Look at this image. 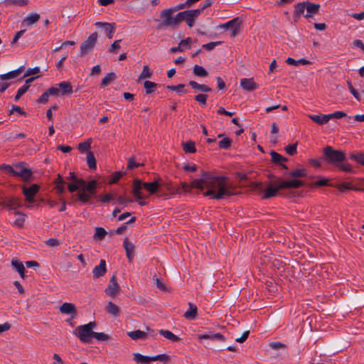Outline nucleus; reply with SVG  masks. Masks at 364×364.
Instances as JSON below:
<instances>
[{
  "label": "nucleus",
  "mask_w": 364,
  "mask_h": 364,
  "mask_svg": "<svg viewBox=\"0 0 364 364\" xmlns=\"http://www.w3.org/2000/svg\"><path fill=\"white\" fill-rule=\"evenodd\" d=\"M226 176H215L211 173L203 171L200 178L193 180L191 184L181 182V188L184 191H189L191 188L203 190L207 188L208 190L203 193L204 196H209L212 199L220 200L225 196L233 195L230 186L227 184Z\"/></svg>",
  "instance_id": "f257e3e1"
},
{
  "label": "nucleus",
  "mask_w": 364,
  "mask_h": 364,
  "mask_svg": "<svg viewBox=\"0 0 364 364\" xmlns=\"http://www.w3.org/2000/svg\"><path fill=\"white\" fill-rule=\"evenodd\" d=\"M323 159L329 164H336L344 161L346 153L341 150H336L331 146H326L323 149Z\"/></svg>",
  "instance_id": "f03ea898"
},
{
  "label": "nucleus",
  "mask_w": 364,
  "mask_h": 364,
  "mask_svg": "<svg viewBox=\"0 0 364 364\" xmlns=\"http://www.w3.org/2000/svg\"><path fill=\"white\" fill-rule=\"evenodd\" d=\"M98 34L97 32L92 33L85 41L80 45V55L85 56L90 52L97 43Z\"/></svg>",
  "instance_id": "7ed1b4c3"
},
{
  "label": "nucleus",
  "mask_w": 364,
  "mask_h": 364,
  "mask_svg": "<svg viewBox=\"0 0 364 364\" xmlns=\"http://www.w3.org/2000/svg\"><path fill=\"white\" fill-rule=\"evenodd\" d=\"M173 11L170 9H164L161 12L162 21L157 26L158 28H175V19L172 16Z\"/></svg>",
  "instance_id": "20e7f679"
},
{
  "label": "nucleus",
  "mask_w": 364,
  "mask_h": 364,
  "mask_svg": "<svg viewBox=\"0 0 364 364\" xmlns=\"http://www.w3.org/2000/svg\"><path fill=\"white\" fill-rule=\"evenodd\" d=\"M93 333L94 331H91L83 325L77 326L73 331V333L81 342L86 343H89L91 341V338L93 337Z\"/></svg>",
  "instance_id": "39448f33"
},
{
  "label": "nucleus",
  "mask_w": 364,
  "mask_h": 364,
  "mask_svg": "<svg viewBox=\"0 0 364 364\" xmlns=\"http://www.w3.org/2000/svg\"><path fill=\"white\" fill-rule=\"evenodd\" d=\"M40 186L38 184H33L30 187L22 186V192L26 198V201L29 203L35 202L34 196L39 191Z\"/></svg>",
  "instance_id": "423d86ee"
},
{
  "label": "nucleus",
  "mask_w": 364,
  "mask_h": 364,
  "mask_svg": "<svg viewBox=\"0 0 364 364\" xmlns=\"http://www.w3.org/2000/svg\"><path fill=\"white\" fill-rule=\"evenodd\" d=\"M97 28H100L103 30L108 38L111 39L113 38V33L116 29L115 23H106L97 21L95 23Z\"/></svg>",
  "instance_id": "0eeeda50"
},
{
  "label": "nucleus",
  "mask_w": 364,
  "mask_h": 364,
  "mask_svg": "<svg viewBox=\"0 0 364 364\" xmlns=\"http://www.w3.org/2000/svg\"><path fill=\"white\" fill-rule=\"evenodd\" d=\"M105 291L107 295L112 297H114L120 291V287L117 283V277L115 275H113L111 277L109 284Z\"/></svg>",
  "instance_id": "6e6552de"
},
{
  "label": "nucleus",
  "mask_w": 364,
  "mask_h": 364,
  "mask_svg": "<svg viewBox=\"0 0 364 364\" xmlns=\"http://www.w3.org/2000/svg\"><path fill=\"white\" fill-rule=\"evenodd\" d=\"M241 24V21L239 17L234 18L233 19L228 21L227 23L221 25L220 26L222 28H226V29H231L232 31V36H235L238 32H239V27Z\"/></svg>",
  "instance_id": "1a4fd4ad"
},
{
  "label": "nucleus",
  "mask_w": 364,
  "mask_h": 364,
  "mask_svg": "<svg viewBox=\"0 0 364 364\" xmlns=\"http://www.w3.org/2000/svg\"><path fill=\"white\" fill-rule=\"evenodd\" d=\"M159 181V188L165 189L170 194L180 193V188L173 185L171 181H164L161 178H157Z\"/></svg>",
  "instance_id": "9d476101"
},
{
  "label": "nucleus",
  "mask_w": 364,
  "mask_h": 364,
  "mask_svg": "<svg viewBox=\"0 0 364 364\" xmlns=\"http://www.w3.org/2000/svg\"><path fill=\"white\" fill-rule=\"evenodd\" d=\"M12 176L20 177L24 182H30L34 178L32 170L26 166L23 168L21 171L15 172L14 171Z\"/></svg>",
  "instance_id": "9b49d317"
},
{
  "label": "nucleus",
  "mask_w": 364,
  "mask_h": 364,
  "mask_svg": "<svg viewBox=\"0 0 364 364\" xmlns=\"http://www.w3.org/2000/svg\"><path fill=\"white\" fill-rule=\"evenodd\" d=\"M278 181L272 182L265 190L264 193L262 196L263 199H268L272 197H274L277 195L279 191L282 189V188H279Z\"/></svg>",
  "instance_id": "f8f14e48"
},
{
  "label": "nucleus",
  "mask_w": 364,
  "mask_h": 364,
  "mask_svg": "<svg viewBox=\"0 0 364 364\" xmlns=\"http://www.w3.org/2000/svg\"><path fill=\"white\" fill-rule=\"evenodd\" d=\"M62 314L70 315L71 318H74L77 315V308L72 303L65 302L59 308Z\"/></svg>",
  "instance_id": "ddd939ff"
},
{
  "label": "nucleus",
  "mask_w": 364,
  "mask_h": 364,
  "mask_svg": "<svg viewBox=\"0 0 364 364\" xmlns=\"http://www.w3.org/2000/svg\"><path fill=\"white\" fill-rule=\"evenodd\" d=\"M143 183H142L139 178H135L133 181L132 193L137 198V200L144 198L141 193V189L144 188Z\"/></svg>",
  "instance_id": "4468645a"
},
{
  "label": "nucleus",
  "mask_w": 364,
  "mask_h": 364,
  "mask_svg": "<svg viewBox=\"0 0 364 364\" xmlns=\"http://www.w3.org/2000/svg\"><path fill=\"white\" fill-rule=\"evenodd\" d=\"M198 338L200 341L205 340V339H210V340L215 341H221V342L225 341V337L220 333H215L209 332L207 333L200 334V335L198 336Z\"/></svg>",
  "instance_id": "2eb2a0df"
},
{
  "label": "nucleus",
  "mask_w": 364,
  "mask_h": 364,
  "mask_svg": "<svg viewBox=\"0 0 364 364\" xmlns=\"http://www.w3.org/2000/svg\"><path fill=\"white\" fill-rule=\"evenodd\" d=\"M304 183L302 181L294 179L291 181H284L279 183V188H298L302 187Z\"/></svg>",
  "instance_id": "dca6fc26"
},
{
  "label": "nucleus",
  "mask_w": 364,
  "mask_h": 364,
  "mask_svg": "<svg viewBox=\"0 0 364 364\" xmlns=\"http://www.w3.org/2000/svg\"><path fill=\"white\" fill-rule=\"evenodd\" d=\"M107 272L106 262L105 259H101L100 264L96 266L92 269L93 278L98 279L102 277Z\"/></svg>",
  "instance_id": "f3484780"
},
{
  "label": "nucleus",
  "mask_w": 364,
  "mask_h": 364,
  "mask_svg": "<svg viewBox=\"0 0 364 364\" xmlns=\"http://www.w3.org/2000/svg\"><path fill=\"white\" fill-rule=\"evenodd\" d=\"M240 86L248 92L253 91L258 87L257 83L253 80V78H242L240 80Z\"/></svg>",
  "instance_id": "a211bd4d"
},
{
  "label": "nucleus",
  "mask_w": 364,
  "mask_h": 364,
  "mask_svg": "<svg viewBox=\"0 0 364 364\" xmlns=\"http://www.w3.org/2000/svg\"><path fill=\"white\" fill-rule=\"evenodd\" d=\"M306 14L305 15V17L306 18H311L314 15L316 14L319 11L320 5L318 4L311 3L309 1H306Z\"/></svg>",
  "instance_id": "6ab92c4d"
},
{
  "label": "nucleus",
  "mask_w": 364,
  "mask_h": 364,
  "mask_svg": "<svg viewBox=\"0 0 364 364\" xmlns=\"http://www.w3.org/2000/svg\"><path fill=\"white\" fill-rule=\"evenodd\" d=\"M25 67L23 65H21L14 70H11L7 73L0 75V80H7L15 78L17 76H18L21 73H23Z\"/></svg>",
  "instance_id": "aec40b11"
},
{
  "label": "nucleus",
  "mask_w": 364,
  "mask_h": 364,
  "mask_svg": "<svg viewBox=\"0 0 364 364\" xmlns=\"http://www.w3.org/2000/svg\"><path fill=\"white\" fill-rule=\"evenodd\" d=\"M25 67L23 65H21L14 70H11L7 73L0 75V80H7L15 78L17 76H18L21 73H23Z\"/></svg>",
  "instance_id": "412c9836"
},
{
  "label": "nucleus",
  "mask_w": 364,
  "mask_h": 364,
  "mask_svg": "<svg viewBox=\"0 0 364 364\" xmlns=\"http://www.w3.org/2000/svg\"><path fill=\"white\" fill-rule=\"evenodd\" d=\"M143 187L151 195L155 194L159 190V185L158 178H155L153 182H145L143 183Z\"/></svg>",
  "instance_id": "4be33fe9"
},
{
  "label": "nucleus",
  "mask_w": 364,
  "mask_h": 364,
  "mask_svg": "<svg viewBox=\"0 0 364 364\" xmlns=\"http://www.w3.org/2000/svg\"><path fill=\"white\" fill-rule=\"evenodd\" d=\"M270 155L272 156V161L274 164H279L283 168L288 169L287 166L282 164V162L287 161L288 159L286 157L282 156L281 154L277 153L274 151H272L270 152Z\"/></svg>",
  "instance_id": "5701e85b"
},
{
  "label": "nucleus",
  "mask_w": 364,
  "mask_h": 364,
  "mask_svg": "<svg viewBox=\"0 0 364 364\" xmlns=\"http://www.w3.org/2000/svg\"><path fill=\"white\" fill-rule=\"evenodd\" d=\"M123 246L125 249L127 257L129 261L131 262L134 257V245L126 237L124 240Z\"/></svg>",
  "instance_id": "b1692460"
},
{
  "label": "nucleus",
  "mask_w": 364,
  "mask_h": 364,
  "mask_svg": "<svg viewBox=\"0 0 364 364\" xmlns=\"http://www.w3.org/2000/svg\"><path fill=\"white\" fill-rule=\"evenodd\" d=\"M97 181L95 180L90 181L89 183L85 181L84 185H80V188L92 196L95 194L97 188Z\"/></svg>",
  "instance_id": "393cba45"
},
{
  "label": "nucleus",
  "mask_w": 364,
  "mask_h": 364,
  "mask_svg": "<svg viewBox=\"0 0 364 364\" xmlns=\"http://www.w3.org/2000/svg\"><path fill=\"white\" fill-rule=\"evenodd\" d=\"M306 4H307L306 1H304V2L298 3L294 6L295 10H294V14H293L294 21H297L298 19L300 18V16L302 14H304V11L306 9Z\"/></svg>",
  "instance_id": "a878e982"
},
{
  "label": "nucleus",
  "mask_w": 364,
  "mask_h": 364,
  "mask_svg": "<svg viewBox=\"0 0 364 364\" xmlns=\"http://www.w3.org/2000/svg\"><path fill=\"white\" fill-rule=\"evenodd\" d=\"M188 309L185 312L183 316L188 320H193L197 316L198 308L193 303H188Z\"/></svg>",
  "instance_id": "bb28decb"
},
{
  "label": "nucleus",
  "mask_w": 364,
  "mask_h": 364,
  "mask_svg": "<svg viewBox=\"0 0 364 364\" xmlns=\"http://www.w3.org/2000/svg\"><path fill=\"white\" fill-rule=\"evenodd\" d=\"M39 19L40 15L38 14L31 13L23 18L22 23L26 25L27 26H31L38 22Z\"/></svg>",
  "instance_id": "cd10ccee"
},
{
  "label": "nucleus",
  "mask_w": 364,
  "mask_h": 364,
  "mask_svg": "<svg viewBox=\"0 0 364 364\" xmlns=\"http://www.w3.org/2000/svg\"><path fill=\"white\" fill-rule=\"evenodd\" d=\"M309 118L319 125H323L328 122V114L309 115Z\"/></svg>",
  "instance_id": "c85d7f7f"
},
{
  "label": "nucleus",
  "mask_w": 364,
  "mask_h": 364,
  "mask_svg": "<svg viewBox=\"0 0 364 364\" xmlns=\"http://www.w3.org/2000/svg\"><path fill=\"white\" fill-rule=\"evenodd\" d=\"M58 87L60 88V92L63 95L72 94L73 92V86L69 82H61L58 84Z\"/></svg>",
  "instance_id": "c756f323"
},
{
  "label": "nucleus",
  "mask_w": 364,
  "mask_h": 364,
  "mask_svg": "<svg viewBox=\"0 0 364 364\" xmlns=\"http://www.w3.org/2000/svg\"><path fill=\"white\" fill-rule=\"evenodd\" d=\"M349 159L355 161L356 163L364 166V152H352L349 154Z\"/></svg>",
  "instance_id": "7c9ffc66"
},
{
  "label": "nucleus",
  "mask_w": 364,
  "mask_h": 364,
  "mask_svg": "<svg viewBox=\"0 0 364 364\" xmlns=\"http://www.w3.org/2000/svg\"><path fill=\"white\" fill-rule=\"evenodd\" d=\"M191 42V38H187L184 40H181V42L178 43V46H176V47H172L171 49H170V52L171 53H177V52H182L183 50L182 48V46H188V48H190V43Z\"/></svg>",
  "instance_id": "2f4dec72"
},
{
  "label": "nucleus",
  "mask_w": 364,
  "mask_h": 364,
  "mask_svg": "<svg viewBox=\"0 0 364 364\" xmlns=\"http://www.w3.org/2000/svg\"><path fill=\"white\" fill-rule=\"evenodd\" d=\"M133 356L134 360L136 361L137 363L148 364L151 361H152L151 357L144 355L139 353H134Z\"/></svg>",
  "instance_id": "473e14b6"
},
{
  "label": "nucleus",
  "mask_w": 364,
  "mask_h": 364,
  "mask_svg": "<svg viewBox=\"0 0 364 364\" xmlns=\"http://www.w3.org/2000/svg\"><path fill=\"white\" fill-rule=\"evenodd\" d=\"M127 335L132 339L135 340V341L139 340V339L144 340L147 337L146 333H145L144 331H142L141 330L130 331L127 333Z\"/></svg>",
  "instance_id": "72a5a7b5"
},
{
  "label": "nucleus",
  "mask_w": 364,
  "mask_h": 364,
  "mask_svg": "<svg viewBox=\"0 0 364 364\" xmlns=\"http://www.w3.org/2000/svg\"><path fill=\"white\" fill-rule=\"evenodd\" d=\"M105 311L114 316H118L119 314V307L112 301H109L105 306Z\"/></svg>",
  "instance_id": "f704fd0d"
},
{
  "label": "nucleus",
  "mask_w": 364,
  "mask_h": 364,
  "mask_svg": "<svg viewBox=\"0 0 364 364\" xmlns=\"http://www.w3.org/2000/svg\"><path fill=\"white\" fill-rule=\"evenodd\" d=\"M87 164L90 169H95L97 167L96 159L92 151H89L87 153Z\"/></svg>",
  "instance_id": "c9c22d12"
},
{
  "label": "nucleus",
  "mask_w": 364,
  "mask_h": 364,
  "mask_svg": "<svg viewBox=\"0 0 364 364\" xmlns=\"http://www.w3.org/2000/svg\"><path fill=\"white\" fill-rule=\"evenodd\" d=\"M286 63L288 64V65H310L311 64V62L306 60V59H304V58H301V59H299V60H295L292 58H288L287 60H286Z\"/></svg>",
  "instance_id": "e433bc0d"
},
{
  "label": "nucleus",
  "mask_w": 364,
  "mask_h": 364,
  "mask_svg": "<svg viewBox=\"0 0 364 364\" xmlns=\"http://www.w3.org/2000/svg\"><path fill=\"white\" fill-rule=\"evenodd\" d=\"M193 73L196 76L202 77H206L208 76V73L207 72V70L203 66L198 65H194L193 69Z\"/></svg>",
  "instance_id": "4c0bfd02"
},
{
  "label": "nucleus",
  "mask_w": 364,
  "mask_h": 364,
  "mask_svg": "<svg viewBox=\"0 0 364 364\" xmlns=\"http://www.w3.org/2000/svg\"><path fill=\"white\" fill-rule=\"evenodd\" d=\"M116 74L113 72L109 73L106 75L105 77L102 79L101 86L105 87L109 85L112 82H113L116 79Z\"/></svg>",
  "instance_id": "58836bf2"
},
{
  "label": "nucleus",
  "mask_w": 364,
  "mask_h": 364,
  "mask_svg": "<svg viewBox=\"0 0 364 364\" xmlns=\"http://www.w3.org/2000/svg\"><path fill=\"white\" fill-rule=\"evenodd\" d=\"M159 333L173 342H177L180 340L179 337L168 330H160Z\"/></svg>",
  "instance_id": "ea45409f"
},
{
  "label": "nucleus",
  "mask_w": 364,
  "mask_h": 364,
  "mask_svg": "<svg viewBox=\"0 0 364 364\" xmlns=\"http://www.w3.org/2000/svg\"><path fill=\"white\" fill-rule=\"evenodd\" d=\"M107 232L105 228L101 227L95 228V233L93 235V238L97 240H102L105 239Z\"/></svg>",
  "instance_id": "a19ab883"
},
{
  "label": "nucleus",
  "mask_w": 364,
  "mask_h": 364,
  "mask_svg": "<svg viewBox=\"0 0 364 364\" xmlns=\"http://www.w3.org/2000/svg\"><path fill=\"white\" fill-rule=\"evenodd\" d=\"M144 87L146 90V94L149 95L156 90L158 87V84L146 80L144 83Z\"/></svg>",
  "instance_id": "79ce46f5"
},
{
  "label": "nucleus",
  "mask_w": 364,
  "mask_h": 364,
  "mask_svg": "<svg viewBox=\"0 0 364 364\" xmlns=\"http://www.w3.org/2000/svg\"><path fill=\"white\" fill-rule=\"evenodd\" d=\"M182 145H183V151L186 153L193 154V153H195L196 151V146H195V142H193V141H187V142H183L182 144Z\"/></svg>",
  "instance_id": "37998d69"
},
{
  "label": "nucleus",
  "mask_w": 364,
  "mask_h": 364,
  "mask_svg": "<svg viewBox=\"0 0 364 364\" xmlns=\"http://www.w3.org/2000/svg\"><path fill=\"white\" fill-rule=\"evenodd\" d=\"M6 6L9 5H18V6H26L28 4V0H4L3 1Z\"/></svg>",
  "instance_id": "c03bdc74"
},
{
  "label": "nucleus",
  "mask_w": 364,
  "mask_h": 364,
  "mask_svg": "<svg viewBox=\"0 0 364 364\" xmlns=\"http://www.w3.org/2000/svg\"><path fill=\"white\" fill-rule=\"evenodd\" d=\"M232 140L229 137H225L219 141V148L222 149H228L230 148Z\"/></svg>",
  "instance_id": "a18cd8bd"
},
{
  "label": "nucleus",
  "mask_w": 364,
  "mask_h": 364,
  "mask_svg": "<svg viewBox=\"0 0 364 364\" xmlns=\"http://www.w3.org/2000/svg\"><path fill=\"white\" fill-rule=\"evenodd\" d=\"M289 175L293 178H301L306 176V173L304 168H298L289 172Z\"/></svg>",
  "instance_id": "49530a36"
},
{
  "label": "nucleus",
  "mask_w": 364,
  "mask_h": 364,
  "mask_svg": "<svg viewBox=\"0 0 364 364\" xmlns=\"http://www.w3.org/2000/svg\"><path fill=\"white\" fill-rule=\"evenodd\" d=\"M77 196H78L79 200L80 202H82V203H88L90 197L92 196L90 194L84 191L82 189V191H79V193H77Z\"/></svg>",
  "instance_id": "de8ad7c7"
},
{
  "label": "nucleus",
  "mask_w": 364,
  "mask_h": 364,
  "mask_svg": "<svg viewBox=\"0 0 364 364\" xmlns=\"http://www.w3.org/2000/svg\"><path fill=\"white\" fill-rule=\"evenodd\" d=\"M124 174L123 171H115L111 175V180L109 181V184L117 183L121 177Z\"/></svg>",
  "instance_id": "09e8293b"
},
{
  "label": "nucleus",
  "mask_w": 364,
  "mask_h": 364,
  "mask_svg": "<svg viewBox=\"0 0 364 364\" xmlns=\"http://www.w3.org/2000/svg\"><path fill=\"white\" fill-rule=\"evenodd\" d=\"M67 179L73 181L74 183L80 185H84L85 183V181L82 178H78L74 172H70L69 176L67 177Z\"/></svg>",
  "instance_id": "8fccbe9b"
},
{
  "label": "nucleus",
  "mask_w": 364,
  "mask_h": 364,
  "mask_svg": "<svg viewBox=\"0 0 364 364\" xmlns=\"http://www.w3.org/2000/svg\"><path fill=\"white\" fill-rule=\"evenodd\" d=\"M186 15H188L187 10L179 12L176 14V16H174L176 26L178 25L181 22L185 21Z\"/></svg>",
  "instance_id": "3c124183"
},
{
  "label": "nucleus",
  "mask_w": 364,
  "mask_h": 364,
  "mask_svg": "<svg viewBox=\"0 0 364 364\" xmlns=\"http://www.w3.org/2000/svg\"><path fill=\"white\" fill-rule=\"evenodd\" d=\"M185 85L179 84L178 85H167L166 89L172 91H176L177 92L185 93L186 91L184 90Z\"/></svg>",
  "instance_id": "603ef678"
},
{
  "label": "nucleus",
  "mask_w": 364,
  "mask_h": 364,
  "mask_svg": "<svg viewBox=\"0 0 364 364\" xmlns=\"http://www.w3.org/2000/svg\"><path fill=\"white\" fill-rule=\"evenodd\" d=\"M6 206L11 209H16L21 206V202L18 198H11L8 200Z\"/></svg>",
  "instance_id": "864d4df0"
},
{
  "label": "nucleus",
  "mask_w": 364,
  "mask_h": 364,
  "mask_svg": "<svg viewBox=\"0 0 364 364\" xmlns=\"http://www.w3.org/2000/svg\"><path fill=\"white\" fill-rule=\"evenodd\" d=\"M152 75V73L151 72L148 65H144L143 67L142 72L141 73L139 80L144 78H149Z\"/></svg>",
  "instance_id": "5fc2aeb1"
},
{
  "label": "nucleus",
  "mask_w": 364,
  "mask_h": 364,
  "mask_svg": "<svg viewBox=\"0 0 364 364\" xmlns=\"http://www.w3.org/2000/svg\"><path fill=\"white\" fill-rule=\"evenodd\" d=\"M207 99L208 95L205 94H198L195 96V100L198 102L202 107L206 105Z\"/></svg>",
  "instance_id": "6e6d98bb"
},
{
  "label": "nucleus",
  "mask_w": 364,
  "mask_h": 364,
  "mask_svg": "<svg viewBox=\"0 0 364 364\" xmlns=\"http://www.w3.org/2000/svg\"><path fill=\"white\" fill-rule=\"evenodd\" d=\"M92 338L97 339L99 341H107L109 339V335H107L105 333H97V332H95V331L93 333Z\"/></svg>",
  "instance_id": "4d7b16f0"
},
{
  "label": "nucleus",
  "mask_w": 364,
  "mask_h": 364,
  "mask_svg": "<svg viewBox=\"0 0 364 364\" xmlns=\"http://www.w3.org/2000/svg\"><path fill=\"white\" fill-rule=\"evenodd\" d=\"M91 143H92V139H88L87 141L82 142V143H80L78 144V150L80 151V152H84L87 149H88L90 146H91Z\"/></svg>",
  "instance_id": "13d9d810"
},
{
  "label": "nucleus",
  "mask_w": 364,
  "mask_h": 364,
  "mask_svg": "<svg viewBox=\"0 0 364 364\" xmlns=\"http://www.w3.org/2000/svg\"><path fill=\"white\" fill-rule=\"evenodd\" d=\"M117 197V194H110V193H107L102 196H100V200L103 203H109V201L115 199Z\"/></svg>",
  "instance_id": "bf43d9fd"
},
{
  "label": "nucleus",
  "mask_w": 364,
  "mask_h": 364,
  "mask_svg": "<svg viewBox=\"0 0 364 364\" xmlns=\"http://www.w3.org/2000/svg\"><path fill=\"white\" fill-rule=\"evenodd\" d=\"M152 361L160 360L164 363L170 360V356L166 354H159L151 357Z\"/></svg>",
  "instance_id": "052dcab7"
},
{
  "label": "nucleus",
  "mask_w": 364,
  "mask_h": 364,
  "mask_svg": "<svg viewBox=\"0 0 364 364\" xmlns=\"http://www.w3.org/2000/svg\"><path fill=\"white\" fill-rule=\"evenodd\" d=\"M11 265L17 270V272L25 270L23 263L16 259H13L11 260Z\"/></svg>",
  "instance_id": "680f3d73"
},
{
  "label": "nucleus",
  "mask_w": 364,
  "mask_h": 364,
  "mask_svg": "<svg viewBox=\"0 0 364 364\" xmlns=\"http://www.w3.org/2000/svg\"><path fill=\"white\" fill-rule=\"evenodd\" d=\"M40 72V68L38 67H35L33 68H28L26 73L23 74V76L21 79L28 77L30 75H36Z\"/></svg>",
  "instance_id": "e2e57ef3"
},
{
  "label": "nucleus",
  "mask_w": 364,
  "mask_h": 364,
  "mask_svg": "<svg viewBox=\"0 0 364 364\" xmlns=\"http://www.w3.org/2000/svg\"><path fill=\"white\" fill-rule=\"evenodd\" d=\"M347 84L351 94L355 97V99H357L358 100H360V95L357 92V90L353 87L351 82L350 80H348Z\"/></svg>",
  "instance_id": "0e129e2a"
},
{
  "label": "nucleus",
  "mask_w": 364,
  "mask_h": 364,
  "mask_svg": "<svg viewBox=\"0 0 364 364\" xmlns=\"http://www.w3.org/2000/svg\"><path fill=\"white\" fill-rule=\"evenodd\" d=\"M0 170H3L6 173L13 175L14 171V164L11 166L5 164H0Z\"/></svg>",
  "instance_id": "69168bd1"
},
{
  "label": "nucleus",
  "mask_w": 364,
  "mask_h": 364,
  "mask_svg": "<svg viewBox=\"0 0 364 364\" xmlns=\"http://www.w3.org/2000/svg\"><path fill=\"white\" fill-rule=\"evenodd\" d=\"M16 214L19 215L20 217L15 220L14 225L21 228L23 225V223L25 221V215L19 212H16Z\"/></svg>",
  "instance_id": "338daca9"
},
{
  "label": "nucleus",
  "mask_w": 364,
  "mask_h": 364,
  "mask_svg": "<svg viewBox=\"0 0 364 364\" xmlns=\"http://www.w3.org/2000/svg\"><path fill=\"white\" fill-rule=\"evenodd\" d=\"M297 143L290 144L285 147L286 152L290 156H294L296 153Z\"/></svg>",
  "instance_id": "774afa93"
}]
</instances>
